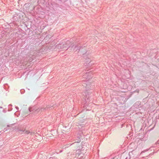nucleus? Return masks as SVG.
Wrapping results in <instances>:
<instances>
[{
	"label": "nucleus",
	"instance_id": "obj_1",
	"mask_svg": "<svg viewBox=\"0 0 159 159\" xmlns=\"http://www.w3.org/2000/svg\"><path fill=\"white\" fill-rule=\"evenodd\" d=\"M70 128L68 126H63L61 130L62 131V132L64 133V132H67L70 130Z\"/></svg>",
	"mask_w": 159,
	"mask_h": 159
},
{
	"label": "nucleus",
	"instance_id": "obj_2",
	"mask_svg": "<svg viewBox=\"0 0 159 159\" xmlns=\"http://www.w3.org/2000/svg\"><path fill=\"white\" fill-rule=\"evenodd\" d=\"M67 44H68V43H66L65 44H64L63 45H59L58 46V47H59L61 49H67L68 48V47H66L65 46L66 45H67Z\"/></svg>",
	"mask_w": 159,
	"mask_h": 159
},
{
	"label": "nucleus",
	"instance_id": "obj_3",
	"mask_svg": "<svg viewBox=\"0 0 159 159\" xmlns=\"http://www.w3.org/2000/svg\"><path fill=\"white\" fill-rule=\"evenodd\" d=\"M24 134H30L31 135H33L34 134L33 133L31 132H30L29 131L27 130H24Z\"/></svg>",
	"mask_w": 159,
	"mask_h": 159
}]
</instances>
